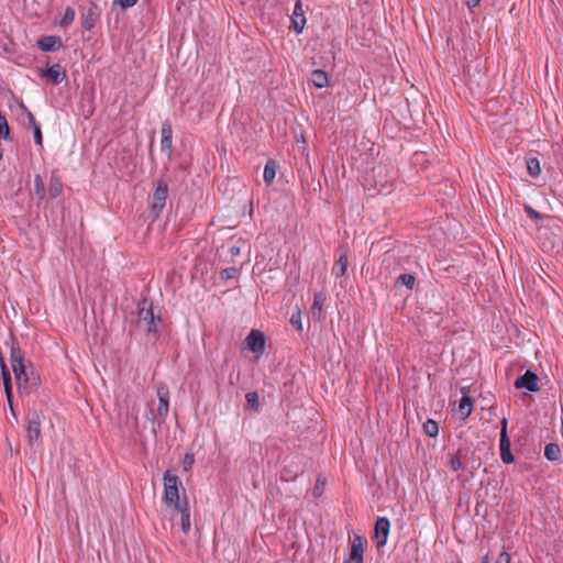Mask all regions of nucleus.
<instances>
[{
	"instance_id": "obj_11",
	"label": "nucleus",
	"mask_w": 563,
	"mask_h": 563,
	"mask_svg": "<svg viewBox=\"0 0 563 563\" xmlns=\"http://www.w3.org/2000/svg\"><path fill=\"white\" fill-rule=\"evenodd\" d=\"M390 529V521L386 517H379L375 523V538L377 540V548H382L387 543Z\"/></svg>"
},
{
	"instance_id": "obj_28",
	"label": "nucleus",
	"mask_w": 563,
	"mask_h": 563,
	"mask_svg": "<svg viewBox=\"0 0 563 563\" xmlns=\"http://www.w3.org/2000/svg\"><path fill=\"white\" fill-rule=\"evenodd\" d=\"M0 137L10 141L11 134H10V126L8 123V120L4 114L0 112Z\"/></svg>"
},
{
	"instance_id": "obj_15",
	"label": "nucleus",
	"mask_w": 563,
	"mask_h": 563,
	"mask_svg": "<svg viewBox=\"0 0 563 563\" xmlns=\"http://www.w3.org/2000/svg\"><path fill=\"white\" fill-rule=\"evenodd\" d=\"M336 253L339 256L332 267V274L339 278L344 276L347 269V250L343 246H340L336 250Z\"/></svg>"
},
{
	"instance_id": "obj_46",
	"label": "nucleus",
	"mask_w": 563,
	"mask_h": 563,
	"mask_svg": "<svg viewBox=\"0 0 563 563\" xmlns=\"http://www.w3.org/2000/svg\"><path fill=\"white\" fill-rule=\"evenodd\" d=\"M2 156H3V153H2V150L0 148V161L2 159Z\"/></svg>"
},
{
	"instance_id": "obj_24",
	"label": "nucleus",
	"mask_w": 563,
	"mask_h": 563,
	"mask_svg": "<svg viewBox=\"0 0 563 563\" xmlns=\"http://www.w3.org/2000/svg\"><path fill=\"white\" fill-rule=\"evenodd\" d=\"M276 170H277V165L275 163V161H268L264 167V174H263V177H264V181L266 184H271L273 183V180L275 179V176H276Z\"/></svg>"
},
{
	"instance_id": "obj_7",
	"label": "nucleus",
	"mask_w": 563,
	"mask_h": 563,
	"mask_svg": "<svg viewBox=\"0 0 563 563\" xmlns=\"http://www.w3.org/2000/svg\"><path fill=\"white\" fill-rule=\"evenodd\" d=\"M42 418L38 411H31L26 416V439L31 445L41 437Z\"/></svg>"
},
{
	"instance_id": "obj_37",
	"label": "nucleus",
	"mask_w": 563,
	"mask_h": 563,
	"mask_svg": "<svg viewBox=\"0 0 563 563\" xmlns=\"http://www.w3.org/2000/svg\"><path fill=\"white\" fill-rule=\"evenodd\" d=\"M194 463H195L194 455L189 454V453L185 454L184 460H183V470L185 472L190 471Z\"/></svg>"
},
{
	"instance_id": "obj_38",
	"label": "nucleus",
	"mask_w": 563,
	"mask_h": 563,
	"mask_svg": "<svg viewBox=\"0 0 563 563\" xmlns=\"http://www.w3.org/2000/svg\"><path fill=\"white\" fill-rule=\"evenodd\" d=\"M32 130H33L35 144L38 145L40 147H43V134H42L41 125L34 126Z\"/></svg>"
},
{
	"instance_id": "obj_44",
	"label": "nucleus",
	"mask_w": 563,
	"mask_h": 563,
	"mask_svg": "<svg viewBox=\"0 0 563 563\" xmlns=\"http://www.w3.org/2000/svg\"><path fill=\"white\" fill-rule=\"evenodd\" d=\"M231 256H238L240 254V247L239 246H231L229 250Z\"/></svg>"
},
{
	"instance_id": "obj_5",
	"label": "nucleus",
	"mask_w": 563,
	"mask_h": 563,
	"mask_svg": "<svg viewBox=\"0 0 563 563\" xmlns=\"http://www.w3.org/2000/svg\"><path fill=\"white\" fill-rule=\"evenodd\" d=\"M16 385L19 390L30 394L33 391L37 386L40 385V378L38 376L34 375V373L29 374L26 372L25 366L18 367L13 371Z\"/></svg>"
},
{
	"instance_id": "obj_20",
	"label": "nucleus",
	"mask_w": 563,
	"mask_h": 563,
	"mask_svg": "<svg viewBox=\"0 0 563 563\" xmlns=\"http://www.w3.org/2000/svg\"><path fill=\"white\" fill-rule=\"evenodd\" d=\"M63 192V183L62 178L57 174V172H53L49 178L48 194L51 199H55L59 197Z\"/></svg>"
},
{
	"instance_id": "obj_29",
	"label": "nucleus",
	"mask_w": 563,
	"mask_h": 563,
	"mask_svg": "<svg viewBox=\"0 0 563 563\" xmlns=\"http://www.w3.org/2000/svg\"><path fill=\"white\" fill-rule=\"evenodd\" d=\"M527 168H528V173L532 177H537L541 173L540 162L537 157H530L527 159Z\"/></svg>"
},
{
	"instance_id": "obj_32",
	"label": "nucleus",
	"mask_w": 563,
	"mask_h": 563,
	"mask_svg": "<svg viewBox=\"0 0 563 563\" xmlns=\"http://www.w3.org/2000/svg\"><path fill=\"white\" fill-rule=\"evenodd\" d=\"M325 484H327V481L323 476L317 477V481H316V484H314V487L312 490V494L316 498H319L323 494Z\"/></svg>"
},
{
	"instance_id": "obj_35",
	"label": "nucleus",
	"mask_w": 563,
	"mask_h": 563,
	"mask_svg": "<svg viewBox=\"0 0 563 563\" xmlns=\"http://www.w3.org/2000/svg\"><path fill=\"white\" fill-rule=\"evenodd\" d=\"M239 275V269L235 267H227L220 272V277L223 280L233 279Z\"/></svg>"
},
{
	"instance_id": "obj_41",
	"label": "nucleus",
	"mask_w": 563,
	"mask_h": 563,
	"mask_svg": "<svg viewBox=\"0 0 563 563\" xmlns=\"http://www.w3.org/2000/svg\"><path fill=\"white\" fill-rule=\"evenodd\" d=\"M510 562H511V556H510V554H509L508 552H506V551H503V552L498 555V558H497V560H496V563H510Z\"/></svg>"
},
{
	"instance_id": "obj_17",
	"label": "nucleus",
	"mask_w": 563,
	"mask_h": 563,
	"mask_svg": "<svg viewBox=\"0 0 563 563\" xmlns=\"http://www.w3.org/2000/svg\"><path fill=\"white\" fill-rule=\"evenodd\" d=\"M41 76L48 78L54 85H59L66 79V73L62 69L59 64H55L47 69H42Z\"/></svg>"
},
{
	"instance_id": "obj_21",
	"label": "nucleus",
	"mask_w": 563,
	"mask_h": 563,
	"mask_svg": "<svg viewBox=\"0 0 563 563\" xmlns=\"http://www.w3.org/2000/svg\"><path fill=\"white\" fill-rule=\"evenodd\" d=\"M310 81L312 85L317 88H323L327 87L329 84V77L328 74L321 69H314L311 73Z\"/></svg>"
},
{
	"instance_id": "obj_30",
	"label": "nucleus",
	"mask_w": 563,
	"mask_h": 563,
	"mask_svg": "<svg viewBox=\"0 0 563 563\" xmlns=\"http://www.w3.org/2000/svg\"><path fill=\"white\" fill-rule=\"evenodd\" d=\"M34 192L40 200L45 198V185L43 178L40 175H36L34 178Z\"/></svg>"
},
{
	"instance_id": "obj_12",
	"label": "nucleus",
	"mask_w": 563,
	"mask_h": 563,
	"mask_svg": "<svg viewBox=\"0 0 563 563\" xmlns=\"http://www.w3.org/2000/svg\"><path fill=\"white\" fill-rule=\"evenodd\" d=\"M100 19V9L96 3H90L86 11L82 13L81 23L82 27L90 31L95 27L96 23Z\"/></svg>"
},
{
	"instance_id": "obj_22",
	"label": "nucleus",
	"mask_w": 563,
	"mask_h": 563,
	"mask_svg": "<svg viewBox=\"0 0 563 563\" xmlns=\"http://www.w3.org/2000/svg\"><path fill=\"white\" fill-rule=\"evenodd\" d=\"M544 456L551 462H558L561 457V449L555 443H548L544 448Z\"/></svg>"
},
{
	"instance_id": "obj_18",
	"label": "nucleus",
	"mask_w": 563,
	"mask_h": 563,
	"mask_svg": "<svg viewBox=\"0 0 563 563\" xmlns=\"http://www.w3.org/2000/svg\"><path fill=\"white\" fill-rule=\"evenodd\" d=\"M10 362H11L12 371L16 369L18 367L25 366L23 352H22L18 341L14 338L11 339Z\"/></svg>"
},
{
	"instance_id": "obj_43",
	"label": "nucleus",
	"mask_w": 563,
	"mask_h": 563,
	"mask_svg": "<svg viewBox=\"0 0 563 563\" xmlns=\"http://www.w3.org/2000/svg\"><path fill=\"white\" fill-rule=\"evenodd\" d=\"M481 0H467L466 5L470 10H473L475 7L479 4Z\"/></svg>"
},
{
	"instance_id": "obj_1",
	"label": "nucleus",
	"mask_w": 563,
	"mask_h": 563,
	"mask_svg": "<svg viewBox=\"0 0 563 563\" xmlns=\"http://www.w3.org/2000/svg\"><path fill=\"white\" fill-rule=\"evenodd\" d=\"M164 496L163 501L167 508H173L180 515V528L184 533L190 531V509L186 496L180 499L179 489L185 493V488L177 475L166 471L163 476Z\"/></svg>"
},
{
	"instance_id": "obj_23",
	"label": "nucleus",
	"mask_w": 563,
	"mask_h": 563,
	"mask_svg": "<svg viewBox=\"0 0 563 563\" xmlns=\"http://www.w3.org/2000/svg\"><path fill=\"white\" fill-rule=\"evenodd\" d=\"M323 302H324V296L321 292L316 294L314 298H313V303L311 307V313L314 319H319V320L321 319Z\"/></svg>"
},
{
	"instance_id": "obj_36",
	"label": "nucleus",
	"mask_w": 563,
	"mask_h": 563,
	"mask_svg": "<svg viewBox=\"0 0 563 563\" xmlns=\"http://www.w3.org/2000/svg\"><path fill=\"white\" fill-rule=\"evenodd\" d=\"M290 323L291 325L298 330V331H302V322H301V312L300 310H297L296 312H294L290 317Z\"/></svg>"
},
{
	"instance_id": "obj_19",
	"label": "nucleus",
	"mask_w": 563,
	"mask_h": 563,
	"mask_svg": "<svg viewBox=\"0 0 563 563\" xmlns=\"http://www.w3.org/2000/svg\"><path fill=\"white\" fill-rule=\"evenodd\" d=\"M461 391L463 394L462 398L459 402V413L462 419H466L470 417L473 410V400L468 395V388L462 387Z\"/></svg>"
},
{
	"instance_id": "obj_26",
	"label": "nucleus",
	"mask_w": 563,
	"mask_h": 563,
	"mask_svg": "<svg viewBox=\"0 0 563 563\" xmlns=\"http://www.w3.org/2000/svg\"><path fill=\"white\" fill-rule=\"evenodd\" d=\"M423 431L427 435L431 437V438H435L439 433V424L437 421L432 420V419H428L424 423H423Z\"/></svg>"
},
{
	"instance_id": "obj_3",
	"label": "nucleus",
	"mask_w": 563,
	"mask_h": 563,
	"mask_svg": "<svg viewBox=\"0 0 563 563\" xmlns=\"http://www.w3.org/2000/svg\"><path fill=\"white\" fill-rule=\"evenodd\" d=\"M168 197V184L164 179H158L156 181L155 190L152 195V200L150 203L151 211L157 218L163 209L165 208L166 200Z\"/></svg>"
},
{
	"instance_id": "obj_25",
	"label": "nucleus",
	"mask_w": 563,
	"mask_h": 563,
	"mask_svg": "<svg viewBox=\"0 0 563 563\" xmlns=\"http://www.w3.org/2000/svg\"><path fill=\"white\" fill-rule=\"evenodd\" d=\"M246 409L257 412L260 409L258 394L256 391H250L245 395Z\"/></svg>"
},
{
	"instance_id": "obj_31",
	"label": "nucleus",
	"mask_w": 563,
	"mask_h": 563,
	"mask_svg": "<svg viewBox=\"0 0 563 563\" xmlns=\"http://www.w3.org/2000/svg\"><path fill=\"white\" fill-rule=\"evenodd\" d=\"M19 108L26 114L27 117V128L33 129L36 125H40L34 118V114L29 110V108L23 103V101L19 102Z\"/></svg>"
},
{
	"instance_id": "obj_14",
	"label": "nucleus",
	"mask_w": 563,
	"mask_h": 563,
	"mask_svg": "<svg viewBox=\"0 0 563 563\" xmlns=\"http://www.w3.org/2000/svg\"><path fill=\"white\" fill-rule=\"evenodd\" d=\"M63 46V41L57 35L42 36L37 41V47L43 52H55Z\"/></svg>"
},
{
	"instance_id": "obj_33",
	"label": "nucleus",
	"mask_w": 563,
	"mask_h": 563,
	"mask_svg": "<svg viewBox=\"0 0 563 563\" xmlns=\"http://www.w3.org/2000/svg\"><path fill=\"white\" fill-rule=\"evenodd\" d=\"M397 283H401L405 285L408 289H412L416 283V277L411 274H401L397 278Z\"/></svg>"
},
{
	"instance_id": "obj_39",
	"label": "nucleus",
	"mask_w": 563,
	"mask_h": 563,
	"mask_svg": "<svg viewBox=\"0 0 563 563\" xmlns=\"http://www.w3.org/2000/svg\"><path fill=\"white\" fill-rule=\"evenodd\" d=\"M450 466L454 472L460 471L463 467L461 459L459 456L453 455L450 460Z\"/></svg>"
},
{
	"instance_id": "obj_8",
	"label": "nucleus",
	"mask_w": 563,
	"mask_h": 563,
	"mask_svg": "<svg viewBox=\"0 0 563 563\" xmlns=\"http://www.w3.org/2000/svg\"><path fill=\"white\" fill-rule=\"evenodd\" d=\"M538 380V375L534 372L528 369L525 374L517 377L514 386L516 389H527L528 391L537 393L540 390Z\"/></svg>"
},
{
	"instance_id": "obj_2",
	"label": "nucleus",
	"mask_w": 563,
	"mask_h": 563,
	"mask_svg": "<svg viewBox=\"0 0 563 563\" xmlns=\"http://www.w3.org/2000/svg\"><path fill=\"white\" fill-rule=\"evenodd\" d=\"M139 322L145 325L147 333L158 334L157 322H162L159 314L154 313L153 302L147 298H142L137 305Z\"/></svg>"
},
{
	"instance_id": "obj_42",
	"label": "nucleus",
	"mask_w": 563,
	"mask_h": 563,
	"mask_svg": "<svg viewBox=\"0 0 563 563\" xmlns=\"http://www.w3.org/2000/svg\"><path fill=\"white\" fill-rule=\"evenodd\" d=\"M507 428H508V419L506 417H504L500 420V434L508 433Z\"/></svg>"
},
{
	"instance_id": "obj_34",
	"label": "nucleus",
	"mask_w": 563,
	"mask_h": 563,
	"mask_svg": "<svg viewBox=\"0 0 563 563\" xmlns=\"http://www.w3.org/2000/svg\"><path fill=\"white\" fill-rule=\"evenodd\" d=\"M525 212L527 213V216L531 219H534V220H538V221H541L545 218H551L550 216H544V214H541L540 212H538L537 210H534L531 206L529 205H526L525 208H523Z\"/></svg>"
},
{
	"instance_id": "obj_10",
	"label": "nucleus",
	"mask_w": 563,
	"mask_h": 563,
	"mask_svg": "<svg viewBox=\"0 0 563 563\" xmlns=\"http://www.w3.org/2000/svg\"><path fill=\"white\" fill-rule=\"evenodd\" d=\"M306 25V16L302 9V2L297 0L295 3V8L292 14L290 15V29H292L296 34L302 33Z\"/></svg>"
},
{
	"instance_id": "obj_9",
	"label": "nucleus",
	"mask_w": 563,
	"mask_h": 563,
	"mask_svg": "<svg viewBox=\"0 0 563 563\" xmlns=\"http://www.w3.org/2000/svg\"><path fill=\"white\" fill-rule=\"evenodd\" d=\"M245 343L247 349L253 353L263 354L265 351V335L258 330H252L247 334Z\"/></svg>"
},
{
	"instance_id": "obj_45",
	"label": "nucleus",
	"mask_w": 563,
	"mask_h": 563,
	"mask_svg": "<svg viewBox=\"0 0 563 563\" xmlns=\"http://www.w3.org/2000/svg\"><path fill=\"white\" fill-rule=\"evenodd\" d=\"M482 563H490V562H489L488 554H486V555L483 558Z\"/></svg>"
},
{
	"instance_id": "obj_6",
	"label": "nucleus",
	"mask_w": 563,
	"mask_h": 563,
	"mask_svg": "<svg viewBox=\"0 0 563 563\" xmlns=\"http://www.w3.org/2000/svg\"><path fill=\"white\" fill-rule=\"evenodd\" d=\"M366 544L367 540L363 536L353 533V536L350 537L351 551L345 563H363Z\"/></svg>"
},
{
	"instance_id": "obj_13",
	"label": "nucleus",
	"mask_w": 563,
	"mask_h": 563,
	"mask_svg": "<svg viewBox=\"0 0 563 563\" xmlns=\"http://www.w3.org/2000/svg\"><path fill=\"white\" fill-rule=\"evenodd\" d=\"M499 453L500 459L505 464L515 462V456L511 453V441L508 433L499 434Z\"/></svg>"
},
{
	"instance_id": "obj_27",
	"label": "nucleus",
	"mask_w": 563,
	"mask_h": 563,
	"mask_svg": "<svg viewBox=\"0 0 563 563\" xmlns=\"http://www.w3.org/2000/svg\"><path fill=\"white\" fill-rule=\"evenodd\" d=\"M76 12L71 7H67L64 11L63 18L59 22L62 27L69 26L75 20Z\"/></svg>"
},
{
	"instance_id": "obj_16",
	"label": "nucleus",
	"mask_w": 563,
	"mask_h": 563,
	"mask_svg": "<svg viewBox=\"0 0 563 563\" xmlns=\"http://www.w3.org/2000/svg\"><path fill=\"white\" fill-rule=\"evenodd\" d=\"M161 133V151L170 155L173 148V128L168 121L163 122Z\"/></svg>"
},
{
	"instance_id": "obj_4",
	"label": "nucleus",
	"mask_w": 563,
	"mask_h": 563,
	"mask_svg": "<svg viewBox=\"0 0 563 563\" xmlns=\"http://www.w3.org/2000/svg\"><path fill=\"white\" fill-rule=\"evenodd\" d=\"M156 395L158 398V406L155 420L158 426L166 421L169 412V388L165 383H159L156 387Z\"/></svg>"
},
{
	"instance_id": "obj_40",
	"label": "nucleus",
	"mask_w": 563,
	"mask_h": 563,
	"mask_svg": "<svg viewBox=\"0 0 563 563\" xmlns=\"http://www.w3.org/2000/svg\"><path fill=\"white\" fill-rule=\"evenodd\" d=\"M137 0H114L115 4H119L122 9H129L135 5Z\"/></svg>"
}]
</instances>
